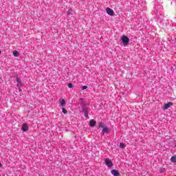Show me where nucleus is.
<instances>
[{"instance_id":"f257e3e1","label":"nucleus","mask_w":176,"mask_h":176,"mask_svg":"<svg viewBox=\"0 0 176 176\" xmlns=\"http://www.w3.org/2000/svg\"><path fill=\"white\" fill-rule=\"evenodd\" d=\"M121 41L123 42L124 46L129 45V43L130 42V38L127 37L126 36H122L121 38Z\"/></svg>"},{"instance_id":"f03ea898","label":"nucleus","mask_w":176,"mask_h":176,"mask_svg":"<svg viewBox=\"0 0 176 176\" xmlns=\"http://www.w3.org/2000/svg\"><path fill=\"white\" fill-rule=\"evenodd\" d=\"M104 163H105L106 166H107V167H109V168H111V167H113V163H112V161L110 160L109 158H106V159L104 160Z\"/></svg>"},{"instance_id":"7ed1b4c3","label":"nucleus","mask_w":176,"mask_h":176,"mask_svg":"<svg viewBox=\"0 0 176 176\" xmlns=\"http://www.w3.org/2000/svg\"><path fill=\"white\" fill-rule=\"evenodd\" d=\"M106 12L109 16H115V12H113V10L109 8H106Z\"/></svg>"},{"instance_id":"20e7f679","label":"nucleus","mask_w":176,"mask_h":176,"mask_svg":"<svg viewBox=\"0 0 176 176\" xmlns=\"http://www.w3.org/2000/svg\"><path fill=\"white\" fill-rule=\"evenodd\" d=\"M170 107H173V102H169L165 104L162 109H164V111H166V109H168V108H170Z\"/></svg>"},{"instance_id":"39448f33","label":"nucleus","mask_w":176,"mask_h":176,"mask_svg":"<svg viewBox=\"0 0 176 176\" xmlns=\"http://www.w3.org/2000/svg\"><path fill=\"white\" fill-rule=\"evenodd\" d=\"M16 86L18 89L20 90V89H21V87L23 86V84L21 83V79L16 78Z\"/></svg>"},{"instance_id":"423d86ee","label":"nucleus","mask_w":176,"mask_h":176,"mask_svg":"<svg viewBox=\"0 0 176 176\" xmlns=\"http://www.w3.org/2000/svg\"><path fill=\"white\" fill-rule=\"evenodd\" d=\"M59 102L63 108H64V107H65V105L67 104V102H65V100L63 98H60Z\"/></svg>"},{"instance_id":"0eeeda50","label":"nucleus","mask_w":176,"mask_h":176,"mask_svg":"<svg viewBox=\"0 0 176 176\" xmlns=\"http://www.w3.org/2000/svg\"><path fill=\"white\" fill-rule=\"evenodd\" d=\"M111 174H112V175H114V176H120V173L116 169H113L111 170Z\"/></svg>"},{"instance_id":"6e6552de","label":"nucleus","mask_w":176,"mask_h":176,"mask_svg":"<svg viewBox=\"0 0 176 176\" xmlns=\"http://www.w3.org/2000/svg\"><path fill=\"white\" fill-rule=\"evenodd\" d=\"M102 135H105V133L106 134L109 133V129L104 126V128H103V129L102 131Z\"/></svg>"},{"instance_id":"1a4fd4ad","label":"nucleus","mask_w":176,"mask_h":176,"mask_svg":"<svg viewBox=\"0 0 176 176\" xmlns=\"http://www.w3.org/2000/svg\"><path fill=\"white\" fill-rule=\"evenodd\" d=\"M22 130L23 131H28V124H27V123H24L22 125Z\"/></svg>"},{"instance_id":"9d476101","label":"nucleus","mask_w":176,"mask_h":176,"mask_svg":"<svg viewBox=\"0 0 176 176\" xmlns=\"http://www.w3.org/2000/svg\"><path fill=\"white\" fill-rule=\"evenodd\" d=\"M96 120H91L89 122V126H91V127H94V126H96Z\"/></svg>"},{"instance_id":"9b49d317","label":"nucleus","mask_w":176,"mask_h":176,"mask_svg":"<svg viewBox=\"0 0 176 176\" xmlns=\"http://www.w3.org/2000/svg\"><path fill=\"white\" fill-rule=\"evenodd\" d=\"M67 14V16H71V14H74V10H72V9L68 10Z\"/></svg>"},{"instance_id":"f8f14e48","label":"nucleus","mask_w":176,"mask_h":176,"mask_svg":"<svg viewBox=\"0 0 176 176\" xmlns=\"http://www.w3.org/2000/svg\"><path fill=\"white\" fill-rule=\"evenodd\" d=\"M99 127H100L101 129H104L105 127V124H104V122H99Z\"/></svg>"},{"instance_id":"ddd939ff","label":"nucleus","mask_w":176,"mask_h":176,"mask_svg":"<svg viewBox=\"0 0 176 176\" xmlns=\"http://www.w3.org/2000/svg\"><path fill=\"white\" fill-rule=\"evenodd\" d=\"M170 162H172V163H176V157L175 156L171 157Z\"/></svg>"},{"instance_id":"4468645a","label":"nucleus","mask_w":176,"mask_h":176,"mask_svg":"<svg viewBox=\"0 0 176 176\" xmlns=\"http://www.w3.org/2000/svg\"><path fill=\"white\" fill-rule=\"evenodd\" d=\"M120 148H121V149H124V148H126V144H124V143H120Z\"/></svg>"},{"instance_id":"2eb2a0df","label":"nucleus","mask_w":176,"mask_h":176,"mask_svg":"<svg viewBox=\"0 0 176 176\" xmlns=\"http://www.w3.org/2000/svg\"><path fill=\"white\" fill-rule=\"evenodd\" d=\"M13 56H14V57H19V52H17V51L14 52Z\"/></svg>"},{"instance_id":"dca6fc26","label":"nucleus","mask_w":176,"mask_h":176,"mask_svg":"<svg viewBox=\"0 0 176 176\" xmlns=\"http://www.w3.org/2000/svg\"><path fill=\"white\" fill-rule=\"evenodd\" d=\"M62 112H63V113H64L65 115L67 114V113H68V111H67V110H66L65 108H64V107L62 109Z\"/></svg>"},{"instance_id":"f3484780","label":"nucleus","mask_w":176,"mask_h":176,"mask_svg":"<svg viewBox=\"0 0 176 176\" xmlns=\"http://www.w3.org/2000/svg\"><path fill=\"white\" fill-rule=\"evenodd\" d=\"M68 87H69V89H72V87H74V85H72V83H69V84H68Z\"/></svg>"},{"instance_id":"a211bd4d","label":"nucleus","mask_w":176,"mask_h":176,"mask_svg":"<svg viewBox=\"0 0 176 176\" xmlns=\"http://www.w3.org/2000/svg\"><path fill=\"white\" fill-rule=\"evenodd\" d=\"M82 111L85 113H86V112H87V109L86 107H83Z\"/></svg>"},{"instance_id":"6ab92c4d","label":"nucleus","mask_w":176,"mask_h":176,"mask_svg":"<svg viewBox=\"0 0 176 176\" xmlns=\"http://www.w3.org/2000/svg\"><path fill=\"white\" fill-rule=\"evenodd\" d=\"M86 89H87V86L84 85L82 87V90H86Z\"/></svg>"},{"instance_id":"aec40b11","label":"nucleus","mask_w":176,"mask_h":176,"mask_svg":"<svg viewBox=\"0 0 176 176\" xmlns=\"http://www.w3.org/2000/svg\"><path fill=\"white\" fill-rule=\"evenodd\" d=\"M164 171H166L165 168H161L160 169V173H164Z\"/></svg>"},{"instance_id":"412c9836","label":"nucleus","mask_w":176,"mask_h":176,"mask_svg":"<svg viewBox=\"0 0 176 176\" xmlns=\"http://www.w3.org/2000/svg\"><path fill=\"white\" fill-rule=\"evenodd\" d=\"M79 102L82 103V102H83V98H80V99H79Z\"/></svg>"},{"instance_id":"4be33fe9","label":"nucleus","mask_w":176,"mask_h":176,"mask_svg":"<svg viewBox=\"0 0 176 176\" xmlns=\"http://www.w3.org/2000/svg\"><path fill=\"white\" fill-rule=\"evenodd\" d=\"M85 118H87V117L89 116V115H88V113H87V112H85Z\"/></svg>"},{"instance_id":"5701e85b","label":"nucleus","mask_w":176,"mask_h":176,"mask_svg":"<svg viewBox=\"0 0 176 176\" xmlns=\"http://www.w3.org/2000/svg\"><path fill=\"white\" fill-rule=\"evenodd\" d=\"M1 167H2V164H1V163H0V168H1Z\"/></svg>"}]
</instances>
